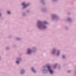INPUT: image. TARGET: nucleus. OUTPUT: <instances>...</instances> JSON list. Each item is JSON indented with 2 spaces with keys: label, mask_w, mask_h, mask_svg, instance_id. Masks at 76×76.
I'll use <instances>...</instances> for the list:
<instances>
[{
  "label": "nucleus",
  "mask_w": 76,
  "mask_h": 76,
  "mask_svg": "<svg viewBox=\"0 0 76 76\" xmlns=\"http://www.w3.org/2000/svg\"><path fill=\"white\" fill-rule=\"evenodd\" d=\"M48 68L50 73H53V71L50 69V66H48Z\"/></svg>",
  "instance_id": "f257e3e1"
},
{
  "label": "nucleus",
  "mask_w": 76,
  "mask_h": 76,
  "mask_svg": "<svg viewBox=\"0 0 76 76\" xmlns=\"http://www.w3.org/2000/svg\"><path fill=\"white\" fill-rule=\"evenodd\" d=\"M22 5L23 6H24V7H23V8H25V7H26V6H28V4H25V3H23L22 4Z\"/></svg>",
  "instance_id": "f03ea898"
},
{
  "label": "nucleus",
  "mask_w": 76,
  "mask_h": 76,
  "mask_svg": "<svg viewBox=\"0 0 76 76\" xmlns=\"http://www.w3.org/2000/svg\"><path fill=\"white\" fill-rule=\"evenodd\" d=\"M31 51L29 49L28 50V52H27V54H31Z\"/></svg>",
  "instance_id": "7ed1b4c3"
},
{
  "label": "nucleus",
  "mask_w": 76,
  "mask_h": 76,
  "mask_svg": "<svg viewBox=\"0 0 76 76\" xmlns=\"http://www.w3.org/2000/svg\"><path fill=\"white\" fill-rule=\"evenodd\" d=\"M31 69H32V71H33V72H35V70H34V68H32Z\"/></svg>",
  "instance_id": "20e7f679"
},
{
  "label": "nucleus",
  "mask_w": 76,
  "mask_h": 76,
  "mask_svg": "<svg viewBox=\"0 0 76 76\" xmlns=\"http://www.w3.org/2000/svg\"><path fill=\"white\" fill-rule=\"evenodd\" d=\"M54 53H55V50H53L52 54H54Z\"/></svg>",
  "instance_id": "39448f33"
},
{
  "label": "nucleus",
  "mask_w": 76,
  "mask_h": 76,
  "mask_svg": "<svg viewBox=\"0 0 76 76\" xmlns=\"http://www.w3.org/2000/svg\"><path fill=\"white\" fill-rule=\"evenodd\" d=\"M24 72V70H21V73H23Z\"/></svg>",
  "instance_id": "423d86ee"
},
{
  "label": "nucleus",
  "mask_w": 76,
  "mask_h": 76,
  "mask_svg": "<svg viewBox=\"0 0 76 76\" xmlns=\"http://www.w3.org/2000/svg\"><path fill=\"white\" fill-rule=\"evenodd\" d=\"M16 63L18 64V63H19V61H16Z\"/></svg>",
  "instance_id": "0eeeda50"
},
{
  "label": "nucleus",
  "mask_w": 76,
  "mask_h": 76,
  "mask_svg": "<svg viewBox=\"0 0 76 76\" xmlns=\"http://www.w3.org/2000/svg\"><path fill=\"white\" fill-rule=\"evenodd\" d=\"M7 13H8V14H10V12L9 11H8Z\"/></svg>",
  "instance_id": "6e6552de"
},
{
  "label": "nucleus",
  "mask_w": 76,
  "mask_h": 76,
  "mask_svg": "<svg viewBox=\"0 0 76 76\" xmlns=\"http://www.w3.org/2000/svg\"><path fill=\"white\" fill-rule=\"evenodd\" d=\"M63 58H65V56H63Z\"/></svg>",
  "instance_id": "1a4fd4ad"
},
{
  "label": "nucleus",
  "mask_w": 76,
  "mask_h": 76,
  "mask_svg": "<svg viewBox=\"0 0 76 76\" xmlns=\"http://www.w3.org/2000/svg\"><path fill=\"white\" fill-rule=\"evenodd\" d=\"M43 28H46V27H45V26H44V27H43Z\"/></svg>",
  "instance_id": "9d476101"
},
{
  "label": "nucleus",
  "mask_w": 76,
  "mask_h": 76,
  "mask_svg": "<svg viewBox=\"0 0 76 76\" xmlns=\"http://www.w3.org/2000/svg\"><path fill=\"white\" fill-rule=\"evenodd\" d=\"M44 23H47L46 22H45Z\"/></svg>",
  "instance_id": "9b49d317"
},
{
  "label": "nucleus",
  "mask_w": 76,
  "mask_h": 76,
  "mask_svg": "<svg viewBox=\"0 0 76 76\" xmlns=\"http://www.w3.org/2000/svg\"><path fill=\"white\" fill-rule=\"evenodd\" d=\"M58 54H59V53H58L57 54V56H58Z\"/></svg>",
  "instance_id": "f8f14e48"
},
{
  "label": "nucleus",
  "mask_w": 76,
  "mask_h": 76,
  "mask_svg": "<svg viewBox=\"0 0 76 76\" xmlns=\"http://www.w3.org/2000/svg\"><path fill=\"white\" fill-rule=\"evenodd\" d=\"M0 15H1V14H0Z\"/></svg>",
  "instance_id": "ddd939ff"
}]
</instances>
